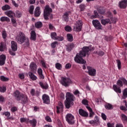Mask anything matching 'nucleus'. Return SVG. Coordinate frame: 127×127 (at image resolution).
Wrapping results in <instances>:
<instances>
[{
  "label": "nucleus",
  "mask_w": 127,
  "mask_h": 127,
  "mask_svg": "<svg viewBox=\"0 0 127 127\" xmlns=\"http://www.w3.org/2000/svg\"><path fill=\"white\" fill-rule=\"evenodd\" d=\"M93 50H95V48H90L89 47H83L79 53L77 54L74 57L75 62L79 64H86V61L83 59V57H86V55H88L89 51Z\"/></svg>",
  "instance_id": "nucleus-1"
},
{
  "label": "nucleus",
  "mask_w": 127,
  "mask_h": 127,
  "mask_svg": "<svg viewBox=\"0 0 127 127\" xmlns=\"http://www.w3.org/2000/svg\"><path fill=\"white\" fill-rule=\"evenodd\" d=\"M13 96L15 98L16 101L18 102H21L22 105H27L28 102H29V99L26 94L21 93L18 90H16L14 91Z\"/></svg>",
  "instance_id": "nucleus-2"
},
{
  "label": "nucleus",
  "mask_w": 127,
  "mask_h": 127,
  "mask_svg": "<svg viewBox=\"0 0 127 127\" xmlns=\"http://www.w3.org/2000/svg\"><path fill=\"white\" fill-rule=\"evenodd\" d=\"M16 41L17 43L22 44L26 42L27 46H29V40L28 38H26L25 34L22 32H19V34L16 37Z\"/></svg>",
  "instance_id": "nucleus-3"
},
{
  "label": "nucleus",
  "mask_w": 127,
  "mask_h": 127,
  "mask_svg": "<svg viewBox=\"0 0 127 127\" xmlns=\"http://www.w3.org/2000/svg\"><path fill=\"white\" fill-rule=\"evenodd\" d=\"M52 8L49 5H46L44 9L43 17L45 20H48L49 18L52 19L53 18V14H52Z\"/></svg>",
  "instance_id": "nucleus-4"
},
{
  "label": "nucleus",
  "mask_w": 127,
  "mask_h": 127,
  "mask_svg": "<svg viewBox=\"0 0 127 127\" xmlns=\"http://www.w3.org/2000/svg\"><path fill=\"white\" fill-rule=\"evenodd\" d=\"M60 83L64 87H69L70 84H73V81L69 78L62 77Z\"/></svg>",
  "instance_id": "nucleus-5"
},
{
  "label": "nucleus",
  "mask_w": 127,
  "mask_h": 127,
  "mask_svg": "<svg viewBox=\"0 0 127 127\" xmlns=\"http://www.w3.org/2000/svg\"><path fill=\"white\" fill-rule=\"evenodd\" d=\"M75 118L71 114H67L65 116V120L69 125H74L75 124Z\"/></svg>",
  "instance_id": "nucleus-6"
},
{
  "label": "nucleus",
  "mask_w": 127,
  "mask_h": 127,
  "mask_svg": "<svg viewBox=\"0 0 127 127\" xmlns=\"http://www.w3.org/2000/svg\"><path fill=\"white\" fill-rule=\"evenodd\" d=\"M92 24L96 29L97 30H103V26L101 24V23L98 20H93L92 21Z\"/></svg>",
  "instance_id": "nucleus-7"
},
{
  "label": "nucleus",
  "mask_w": 127,
  "mask_h": 127,
  "mask_svg": "<svg viewBox=\"0 0 127 127\" xmlns=\"http://www.w3.org/2000/svg\"><path fill=\"white\" fill-rule=\"evenodd\" d=\"M82 25L83 22L82 21V20H78L76 21L75 25L74 27V29L75 31H81Z\"/></svg>",
  "instance_id": "nucleus-8"
},
{
  "label": "nucleus",
  "mask_w": 127,
  "mask_h": 127,
  "mask_svg": "<svg viewBox=\"0 0 127 127\" xmlns=\"http://www.w3.org/2000/svg\"><path fill=\"white\" fill-rule=\"evenodd\" d=\"M118 6L122 9H125L127 7V0H122L119 1Z\"/></svg>",
  "instance_id": "nucleus-9"
},
{
  "label": "nucleus",
  "mask_w": 127,
  "mask_h": 127,
  "mask_svg": "<svg viewBox=\"0 0 127 127\" xmlns=\"http://www.w3.org/2000/svg\"><path fill=\"white\" fill-rule=\"evenodd\" d=\"M87 70H88V74L90 76H92V77L96 76V70L95 69H94V68L91 66H87Z\"/></svg>",
  "instance_id": "nucleus-10"
},
{
  "label": "nucleus",
  "mask_w": 127,
  "mask_h": 127,
  "mask_svg": "<svg viewBox=\"0 0 127 127\" xmlns=\"http://www.w3.org/2000/svg\"><path fill=\"white\" fill-rule=\"evenodd\" d=\"M65 98V101H69L70 102H74V99H75L74 95L70 92L66 93Z\"/></svg>",
  "instance_id": "nucleus-11"
},
{
  "label": "nucleus",
  "mask_w": 127,
  "mask_h": 127,
  "mask_svg": "<svg viewBox=\"0 0 127 127\" xmlns=\"http://www.w3.org/2000/svg\"><path fill=\"white\" fill-rule=\"evenodd\" d=\"M88 123L90 125H95V126H98V125H100V119L98 116H96L94 117V120L90 121Z\"/></svg>",
  "instance_id": "nucleus-12"
},
{
  "label": "nucleus",
  "mask_w": 127,
  "mask_h": 127,
  "mask_svg": "<svg viewBox=\"0 0 127 127\" xmlns=\"http://www.w3.org/2000/svg\"><path fill=\"white\" fill-rule=\"evenodd\" d=\"M42 100L44 104H50V98L47 94H44L42 96Z\"/></svg>",
  "instance_id": "nucleus-13"
},
{
  "label": "nucleus",
  "mask_w": 127,
  "mask_h": 127,
  "mask_svg": "<svg viewBox=\"0 0 127 127\" xmlns=\"http://www.w3.org/2000/svg\"><path fill=\"white\" fill-rule=\"evenodd\" d=\"M30 69L31 72H33V73L35 72L36 71V70H37V65L35 63L32 62L30 65Z\"/></svg>",
  "instance_id": "nucleus-14"
},
{
  "label": "nucleus",
  "mask_w": 127,
  "mask_h": 127,
  "mask_svg": "<svg viewBox=\"0 0 127 127\" xmlns=\"http://www.w3.org/2000/svg\"><path fill=\"white\" fill-rule=\"evenodd\" d=\"M63 103L59 102L58 103V106H57V114H60V113L63 112Z\"/></svg>",
  "instance_id": "nucleus-15"
},
{
  "label": "nucleus",
  "mask_w": 127,
  "mask_h": 127,
  "mask_svg": "<svg viewBox=\"0 0 127 127\" xmlns=\"http://www.w3.org/2000/svg\"><path fill=\"white\" fill-rule=\"evenodd\" d=\"M78 113L80 116L83 117L84 118H88L89 116L88 112L82 109H79Z\"/></svg>",
  "instance_id": "nucleus-16"
},
{
  "label": "nucleus",
  "mask_w": 127,
  "mask_h": 127,
  "mask_svg": "<svg viewBox=\"0 0 127 127\" xmlns=\"http://www.w3.org/2000/svg\"><path fill=\"white\" fill-rule=\"evenodd\" d=\"M6 59V56L4 55H0V66H3L4 64H5V60Z\"/></svg>",
  "instance_id": "nucleus-17"
},
{
  "label": "nucleus",
  "mask_w": 127,
  "mask_h": 127,
  "mask_svg": "<svg viewBox=\"0 0 127 127\" xmlns=\"http://www.w3.org/2000/svg\"><path fill=\"white\" fill-rule=\"evenodd\" d=\"M64 105L66 109H70L72 106L74 105V102H73V101L65 100Z\"/></svg>",
  "instance_id": "nucleus-18"
},
{
  "label": "nucleus",
  "mask_w": 127,
  "mask_h": 127,
  "mask_svg": "<svg viewBox=\"0 0 127 127\" xmlns=\"http://www.w3.org/2000/svg\"><path fill=\"white\" fill-rule=\"evenodd\" d=\"M11 47L12 48V50L13 51H16L17 50V43H16V42L12 41L11 42Z\"/></svg>",
  "instance_id": "nucleus-19"
},
{
  "label": "nucleus",
  "mask_w": 127,
  "mask_h": 127,
  "mask_svg": "<svg viewBox=\"0 0 127 127\" xmlns=\"http://www.w3.org/2000/svg\"><path fill=\"white\" fill-rule=\"evenodd\" d=\"M28 75L30 79L32 80V81H36V80H37V76H35L32 72L29 71L28 72Z\"/></svg>",
  "instance_id": "nucleus-20"
},
{
  "label": "nucleus",
  "mask_w": 127,
  "mask_h": 127,
  "mask_svg": "<svg viewBox=\"0 0 127 127\" xmlns=\"http://www.w3.org/2000/svg\"><path fill=\"white\" fill-rule=\"evenodd\" d=\"M4 13L5 15H7V16H8V17H10V18L13 17V15H15V13H14L12 10L5 11Z\"/></svg>",
  "instance_id": "nucleus-21"
},
{
  "label": "nucleus",
  "mask_w": 127,
  "mask_h": 127,
  "mask_svg": "<svg viewBox=\"0 0 127 127\" xmlns=\"http://www.w3.org/2000/svg\"><path fill=\"white\" fill-rule=\"evenodd\" d=\"M101 23L103 25H106V24H108V23H109V24H111L112 22H111V20L110 19L107 18L105 19H102L101 20Z\"/></svg>",
  "instance_id": "nucleus-22"
},
{
  "label": "nucleus",
  "mask_w": 127,
  "mask_h": 127,
  "mask_svg": "<svg viewBox=\"0 0 127 127\" xmlns=\"http://www.w3.org/2000/svg\"><path fill=\"white\" fill-rule=\"evenodd\" d=\"M40 87H41L42 89H44L45 90H47L49 88L48 84L45 83H43V82L40 81L39 83Z\"/></svg>",
  "instance_id": "nucleus-23"
},
{
  "label": "nucleus",
  "mask_w": 127,
  "mask_h": 127,
  "mask_svg": "<svg viewBox=\"0 0 127 127\" xmlns=\"http://www.w3.org/2000/svg\"><path fill=\"white\" fill-rule=\"evenodd\" d=\"M40 7L38 6L36 8L34 12V15L36 17H38L40 15Z\"/></svg>",
  "instance_id": "nucleus-24"
},
{
  "label": "nucleus",
  "mask_w": 127,
  "mask_h": 127,
  "mask_svg": "<svg viewBox=\"0 0 127 127\" xmlns=\"http://www.w3.org/2000/svg\"><path fill=\"white\" fill-rule=\"evenodd\" d=\"M30 39L31 40H33V41H35L36 40V33H35V31H32L31 32Z\"/></svg>",
  "instance_id": "nucleus-25"
},
{
  "label": "nucleus",
  "mask_w": 127,
  "mask_h": 127,
  "mask_svg": "<svg viewBox=\"0 0 127 127\" xmlns=\"http://www.w3.org/2000/svg\"><path fill=\"white\" fill-rule=\"evenodd\" d=\"M113 88V90L116 93H119V94H121V93H122V89H121V88L120 87H118L117 85H114Z\"/></svg>",
  "instance_id": "nucleus-26"
},
{
  "label": "nucleus",
  "mask_w": 127,
  "mask_h": 127,
  "mask_svg": "<svg viewBox=\"0 0 127 127\" xmlns=\"http://www.w3.org/2000/svg\"><path fill=\"white\" fill-rule=\"evenodd\" d=\"M97 11H98L99 13L104 15L106 12V8H105L104 7H101L97 9Z\"/></svg>",
  "instance_id": "nucleus-27"
},
{
  "label": "nucleus",
  "mask_w": 127,
  "mask_h": 127,
  "mask_svg": "<svg viewBox=\"0 0 127 127\" xmlns=\"http://www.w3.org/2000/svg\"><path fill=\"white\" fill-rule=\"evenodd\" d=\"M0 21H1V22H4L5 21H6V22H10V19H9V18L7 17H5V16L1 17L0 18Z\"/></svg>",
  "instance_id": "nucleus-28"
},
{
  "label": "nucleus",
  "mask_w": 127,
  "mask_h": 127,
  "mask_svg": "<svg viewBox=\"0 0 127 127\" xmlns=\"http://www.w3.org/2000/svg\"><path fill=\"white\" fill-rule=\"evenodd\" d=\"M6 49V46L4 42H1L0 44V51L2 52L4 51V50Z\"/></svg>",
  "instance_id": "nucleus-29"
},
{
  "label": "nucleus",
  "mask_w": 127,
  "mask_h": 127,
  "mask_svg": "<svg viewBox=\"0 0 127 127\" xmlns=\"http://www.w3.org/2000/svg\"><path fill=\"white\" fill-rule=\"evenodd\" d=\"M74 46H75L74 45V44H73V43L68 45L66 46L67 51H68V52H70V51H71V50H72V49H73V48H74Z\"/></svg>",
  "instance_id": "nucleus-30"
},
{
  "label": "nucleus",
  "mask_w": 127,
  "mask_h": 127,
  "mask_svg": "<svg viewBox=\"0 0 127 127\" xmlns=\"http://www.w3.org/2000/svg\"><path fill=\"white\" fill-rule=\"evenodd\" d=\"M11 23H12L13 26H14V27H16V26H17V23H16V19H15V18H14L13 17L11 18Z\"/></svg>",
  "instance_id": "nucleus-31"
},
{
  "label": "nucleus",
  "mask_w": 127,
  "mask_h": 127,
  "mask_svg": "<svg viewBox=\"0 0 127 127\" xmlns=\"http://www.w3.org/2000/svg\"><path fill=\"white\" fill-rule=\"evenodd\" d=\"M30 124L32 125V127H36V124H37V121L36 120V119H33L32 120H30L29 121Z\"/></svg>",
  "instance_id": "nucleus-32"
},
{
  "label": "nucleus",
  "mask_w": 127,
  "mask_h": 127,
  "mask_svg": "<svg viewBox=\"0 0 127 127\" xmlns=\"http://www.w3.org/2000/svg\"><path fill=\"white\" fill-rule=\"evenodd\" d=\"M105 108L106 110H113V109H114L113 105L110 103H107L105 105Z\"/></svg>",
  "instance_id": "nucleus-33"
},
{
  "label": "nucleus",
  "mask_w": 127,
  "mask_h": 127,
  "mask_svg": "<svg viewBox=\"0 0 127 127\" xmlns=\"http://www.w3.org/2000/svg\"><path fill=\"white\" fill-rule=\"evenodd\" d=\"M43 26L42 22L41 21H38L35 23V26L36 28H41V27Z\"/></svg>",
  "instance_id": "nucleus-34"
},
{
  "label": "nucleus",
  "mask_w": 127,
  "mask_h": 127,
  "mask_svg": "<svg viewBox=\"0 0 127 127\" xmlns=\"http://www.w3.org/2000/svg\"><path fill=\"white\" fill-rule=\"evenodd\" d=\"M68 41L72 42L74 39H73V36L71 34H67L66 35Z\"/></svg>",
  "instance_id": "nucleus-35"
},
{
  "label": "nucleus",
  "mask_w": 127,
  "mask_h": 127,
  "mask_svg": "<svg viewBox=\"0 0 127 127\" xmlns=\"http://www.w3.org/2000/svg\"><path fill=\"white\" fill-rule=\"evenodd\" d=\"M0 79L1 81H2V82H7V81H9V78L8 77H6L5 76L2 75L0 76Z\"/></svg>",
  "instance_id": "nucleus-36"
},
{
  "label": "nucleus",
  "mask_w": 127,
  "mask_h": 127,
  "mask_svg": "<svg viewBox=\"0 0 127 127\" xmlns=\"http://www.w3.org/2000/svg\"><path fill=\"white\" fill-rule=\"evenodd\" d=\"M63 18L65 21H68L69 19V14L68 12H65L63 15Z\"/></svg>",
  "instance_id": "nucleus-37"
},
{
  "label": "nucleus",
  "mask_w": 127,
  "mask_h": 127,
  "mask_svg": "<svg viewBox=\"0 0 127 127\" xmlns=\"http://www.w3.org/2000/svg\"><path fill=\"white\" fill-rule=\"evenodd\" d=\"M1 9L3 11L8 10V9H10V6L8 5V4H5V5L2 6Z\"/></svg>",
  "instance_id": "nucleus-38"
},
{
  "label": "nucleus",
  "mask_w": 127,
  "mask_h": 127,
  "mask_svg": "<svg viewBox=\"0 0 127 127\" xmlns=\"http://www.w3.org/2000/svg\"><path fill=\"white\" fill-rule=\"evenodd\" d=\"M51 37L52 39H54L55 40H56V38H57V33H56V32L51 33Z\"/></svg>",
  "instance_id": "nucleus-39"
},
{
  "label": "nucleus",
  "mask_w": 127,
  "mask_h": 127,
  "mask_svg": "<svg viewBox=\"0 0 127 127\" xmlns=\"http://www.w3.org/2000/svg\"><path fill=\"white\" fill-rule=\"evenodd\" d=\"M79 7L80 8V11H84L86 8V5L84 4H80L79 6Z\"/></svg>",
  "instance_id": "nucleus-40"
},
{
  "label": "nucleus",
  "mask_w": 127,
  "mask_h": 127,
  "mask_svg": "<svg viewBox=\"0 0 127 127\" xmlns=\"http://www.w3.org/2000/svg\"><path fill=\"white\" fill-rule=\"evenodd\" d=\"M121 120L123 122H127V116L124 114H121Z\"/></svg>",
  "instance_id": "nucleus-41"
},
{
  "label": "nucleus",
  "mask_w": 127,
  "mask_h": 127,
  "mask_svg": "<svg viewBox=\"0 0 127 127\" xmlns=\"http://www.w3.org/2000/svg\"><path fill=\"white\" fill-rule=\"evenodd\" d=\"M123 99H126L127 98V88H125L124 90L123 91Z\"/></svg>",
  "instance_id": "nucleus-42"
},
{
  "label": "nucleus",
  "mask_w": 127,
  "mask_h": 127,
  "mask_svg": "<svg viewBox=\"0 0 127 127\" xmlns=\"http://www.w3.org/2000/svg\"><path fill=\"white\" fill-rule=\"evenodd\" d=\"M1 35H2V37L3 39H5L7 37L6 31H5V30H3L2 31Z\"/></svg>",
  "instance_id": "nucleus-43"
},
{
  "label": "nucleus",
  "mask_w": 127,
  "mask_h": 127,
  "mask_svg": "<svg viewBox=\"0 0 127 127\" xmlns=\"http://www.w3.org/2000/svg\"><path fill=\"white\" fill-rule=\"evenodd\" d=\"M56 68L58 69V70H61L62 69V64L60 63L56 64Z\"/></svg>",
  "instance_id": "nucleus-44"
},
{
  "label": "nucleus",
  "mask_w": 127,
  "mask_h": 127,
  "mask_svg": "<svg viewBox=\"0 0 127 127\" xmlns=\"http://www.w3.org/2000/svg\"><path fill=\"white\" fill-rule=\"evenodd\" d=\"M94 15L91 16L92 18H97L99 17V13H98V11H97V10L94 11Z\"/></svg>",
  "instance_id": "nucleus-45"
},
{
  "label": "nucleus",
  "mask_w": 127,
  "mask_h": 127,
  "mask_svg": "<svg viewBox=\"0 0 127 127\" xmlns=\"http://www.w3.org/2000/svg\"><path fill=\"white\" fill-rule=\"evenodd\" d=\"M116 61L117 63L118 69L121 70V68H122V63H121V61H120V60H117Z\"/></svg>",
  "instance_id": "nucleus-46"
},
{
  "label": "nucleus",
  "mask_w": 127,
  "mask_h": 127,
  "mask_svg": "<svg viewBox=\"0 0 127 127\" xmlns=\"http://www.w3.org/2000/svg\"><path fill=\"white\" fill-rule=\"evenodd\" d=\"M15 15L16 17L19 18V17H21V15H22V14L19 10H16Z\"/></svg>",
  "instance_id": "nucleus-47"
},
{
  "label": "nucleus",
  "mask_w": 127,
  "mask_h": 127,
  "mask_svg": "<svg viewBox=\"0 0 127 127\" xmlns=\"http://www.w3.org/2000/svg\"><path fill=\"white\" fill-rule=\"evenodd\" d=\"M34 10V6L31 5L29 10V12L30 14H33V11Z\"/></svg>",
  "instance_id": "nucleus-48"
},
{
  "label": "nucleus",
  "mask_w": 127,
  "mask_h": 127,
  "mask_svg": "<svg viewBox=\"0 0 127 127\" xmlns=\"http://www.w3.org/2000/svg\"><path fill=\"white\" fill-rule=\"evenodd\" d=\"M64 30L67 32H70V31H72V28L68 25L64 27Z\"/></svg>",
  "instance_id": "nucleus-49"
},
{
  "label": "nucleus",
  "mask_w": 127,
  "mask_h": 127,
  "mask_svg": "<svg viewBox=\"0 0 127 127\" xmlns=\"http://www.w3.org/2000/svg\"><path fill=\"white\" fill-rule=\"evenodd\" d=\"M2 116H5V117H6L7 118L8 117L10 116V113L9 112H4L2 113Z\"/></svg>",
  "instance_id": "nucleus-50"
},
{
  "label": "nucleus",
  "mask_w": 127,
  "mask_h": 127,
  "mask_svg": "<svg viewBox=\"0 0 127 127\" xmlns=\"http://www.w3.org/2000/svg\"><path fill=\"white\" fill-rule=\"evenodd\" d=\"M117 85L119 87H123L124 86V83H123V81L121 80H118L117 82Z\"/></svg>",
  "instance_id": "nucleus-51"
},
{
  "label": "nucleus",
  "mask_w": 127,
  "mask_h": 127,
  "mask_svg": "<svg viewBox=\"0 0 127 127\" xmlns=\"http://www.w3.org/2000/svg\"><path fill=\"white\" fill-rule=\"evenodd\" d=\"M41 63L43 68H45V69H47V65H46V63H45L44 60L41 61Z\"/></svg>",
  "instance_id": "nucleus-52"
},
{
  "label": "nucleus",
  "mask_w": 127,
  "mask_h": 127,
  "mask_svg": "<svg viewBox=\"0 0 127 127\" xmlns=\"http://www.w3.org/2000/svg\"><path fill=\"white\" fill-rule=\"evenodd\" d=\"M56 45H58V42L55 41L51 44V46L52 48H55L56 47Z\"/></svg>",
  "instance_id": "nucleus-53"
},
{
  "label": "nucleus",
  "mask_w": 127,
  "mask_h": 127,
  "mask_svg": "<svg viewBox=\"0 0 127 127\" xmlns=\"http://www.w3.org/2000/svg\"><path fill=\"white\" fill-rule=\"evenodd\" d=\"M20 122L21 123H27L28 122V120L27 119L25 118H21L20 119Z\"/></svg>",
  "instance_id": "nucleus-54"
},
{
  "label": "nucleus",
  "mask_w": 127,
  "mask_h": 127,
  "mask_svg": "<svg viewBox=\"0 0 127 127\" xmlns=\"http://www.w3.org/2000/svg\"><path fill=\"white\" fill-rule=\"evenodd\" d=\"M120 79H121V80H122L124 85H125L126 86H127V79H126V78H125L124 77H121Z\"/></svg>",
  "instance_id": "nucleus-55"
},
{
  "label": "nucleus",
  "mask_w": 127,
  "mask_h": 127,
  "mask_svg": "<svg viewBox=\"0 0 127 127\" xmlns=\"http://www.w3.org/2000/svg\"><path fill=\"white\" fill-rule=\"evenodd\" d=\"M95 53L99 55V56H103L105 54V53L103 51L96 52Z\"/></svg>",
  "instance_id": "nucleus-56"
},
{
  "label": "nucleus",
  "mask_w": 127,
  "mask_h": 127,
  "mask_svg": "<svg viewBox=\"0 0 127 127\" xmlns=\"http://www.w3.org/2000/svg\"><path fill=\"white\" fill-rule=\"evenodd\" d=\"M64 40V38L63 37H60V36H57V38L56 39V40H58V41H63Z\"/></svg>",
  "instance_id": "nucleus-57"
},
{
  "label": "nucleus",
  "mask_w": 127,
  "mask_h": 127,
  "mask_svg": "<svg viewBox=\"0 0 127 127\" xmlns=\"http://www.w3.org/2000/svg\"><path fill=\"white\" fill-rule=\"evenodd\" d=\"M5 101V98L2 95L0 96V103H3Z\"/></svg>",
  "instance_id": "nucleus-58"
},
{
  "label": "nucleus",
  "mask_w": 127,
  "mask_h": 127,
  "mask_svg": "<svg viewBox=\"0 0 127 127\" xmlns=\"http://www.w3.org/2000/svg\"><path fill=\"white\" fill-rule=\"evenodd\" d=\"M95 115V113L93 112V110L89 111V118H93Z\"/></svg>",
  "instance_id": "nucleus-59"
},
{
  "label": "nucleus",
  "mask_w": 127,
  "mask_h": 127,
  "mask_svg": "<svg viewBox=\"0 0 127 127\" xmlns=\"http://www.w3.org/2000/svg\"><path fill=\"white\" fill-rule=\"evenodd\" d=\"M101 117L104 121H107V116H106V114L104 113H102Z\"/></svg>",
  "instance_id": "nucleus-60"
},
{
  "label": "nucleus",
  "mask_w": 127,
  "mask_h": 127,
  "mask_svg": "<svg viewBox=\"0 0 127 127\" xmlns=\"http://www.w3.org/2000/svg\"><path fill=\"white\" fill-rule=\"evenodd\" d=\"M45 120L47 121V122H48L49 123H51L52 122V120H51V118L49 116H46L45 117Z\"/></svg>",
  "instance_id": "nucleus-61"
},
{
  "label": "nucleus",
  "mask_w": 127,
  "mask_h": 127,
  "mask_svg": "<svg viewBox=\"0 0 127 127\" xmlns=\"http://www.w3.org/2000/svg\"><path fill=\"white\" fill-rule=\"evenodd\" d=\"M120 110H121L122 111H125V112H127V108L124 106H120Z\"/></svg>",
  "instance_id": "nucleus-62"
},
{
  "label": "nucleus",
  "mask_w": 127,
  "mask_h": 127,
  "mask_svg": "<svg viewBox=\"0 0 127 127\" xmlns=\"http://www.w3.org/2000/svg\"><path fill=\"white\" fill-rule=\"evenodd\" d=\"M17 111V108L15 107H13L11 109V112L12 113H14V112H16Z\"/></svg>",
  "instance_id": "nucleus-63"
},
{
  "label": "nucleus",
  "mask_w": 127,
  "mask_h": 127,
  "mask_svg": "<svg viewBox=\"0 0 127 127\" xmlns=\"http://www.w3.org/2000/svg\"><path fill=\"white\" fill-rule=\"evenodd\" d=\"M82 103L83 105H85L86 106H87V105H88V100H86V99H83L82 101Z\"/></svg>",
  "instance_id": "nucleus-64"
}]
</instances>
